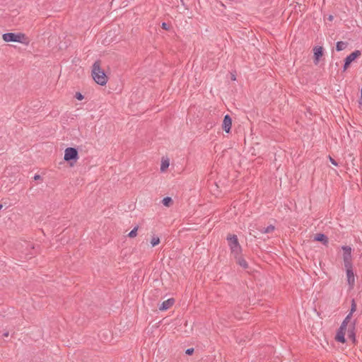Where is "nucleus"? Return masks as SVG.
Instances as JSON below:
<instances>
[{"label": "nucleus", "mask_w": 362, "mask_h": 362, "mask_svg": "<svg viewBox=\"0 0 362 362\" xmlns=\"http://www.w3.org/2000/svg\"><path fill=\"white\" fill-rule=\"evenodd\" d=\"M343 250L344 266L346 272L347 282L349 288L351 289L355 285V276L353 269V258L351 255V247L348 245L341 247Z\"/></svg>", "instance_id": "nucleus-1"}, {"label": "nucleus", "mask_w": 362, "mask_h": 362, "mask_svg": "<svg viewBox=\"0 0 362 362\" xmlns=\"http://www.w3.org/2000/svg\"><path fill=\"white\" fill-rule=\"evenodd\" d=\"M100 66L101 62L100 60H97L94 62L92 69V76L95 83L100 86H104L107 82V76L101 69Z\"/></svg>", "instance_id": "nucleus-2"}, {"label": "nucleus", "mask_w": 362, "mask_h": 362, "mask_svg": "<svg viewBox=\"0 0 362 362\" xmlns=\"http://www.w3.org/2000/svg\"><path fill=\"white\" fill-rule=\"evenodd\" d=\"M227 240L231 254L233 255L241 254L242 247L238 242V239L236 235L228 234L227 235Z\"/></svg>", "instance_id": "nucleus-3"}, {"label": "nucleus", "mask_w": 362, "mask_h": 362, "mask_svg": "<svg viewBox=\"0 0 362 362\" xmlns=\"http://www.w3.org/2000/svg\"><path fill=\"white\" fill-rule=\"evenodd\" d=\"M2 37L5 42H18L21 43H23L24 41L27 39L25 35L21 33H7L4 34Z\"/></svg>", "instance_id": "nucleus-4"}, {"label": "nucleus", "mask_w": 362, "mask_h": 362, "mask_svg": "<svg viewBox=\"0 0 362 362\" xmlns=\"http://www.w3.org/2000/svg\"><path fill=\"white\" fill-rule=\"evenodd\" d=\"M64 158L67 162L71 160H76L78 158V153L77 149L72 147L66 148Z\"/></svg>", "instance_id": "nucleus-5"}, {"label": "nucleus", "mask_w": 362, "mask_h": 362, "mask_svg": "<svg viewBox=\"0 0 362 362\" xmlns=\"http://www.w3.org/2000/svg\"><path fill=\"white\" fill-rule=\"evenodd\" d=\"M361 54V52L360 50H356V51L353 52L351 54H350L349 55H348L344 59V64L343 66V70L346 71L348 69V67L349 66V65L351 64V63L353 61H354L356 58L360 57Z\"/></svg>", "instance_id": "nucleus-6"}, {"label": "nucleus", "mask_w": 362, "mask_h": 362, "mask_svg": "<svg viewBox=\"0 0 362 362\" xmlns=\"http://www.w3.org/2000/svg\"><path fill=\"white\" fill-rule=\"evenodd\" d=\"M346 328L339 327L338 329L336 336H335V340L338 342H341L342 344H344L346 342L345 339V334H346Z\"/></svg>", "instance_id": "nucleus-7"}, {"label": "nucleus", "mask_w": 362, "mask_h": 362, "mask_svg": "<svg viewBox=\"0 0 362 362\" xmlns=\"http://www.w3.org/2000/svg\"><path fill=\"white\" fill-rule=\"evenodd\" d=\"M232 127V119L230 115H226L224 116L222 127L223 129L226 132L229 133Z\"/></svg>", "instance_id": "nucleus-8"}, {"label": "nucleus", "mask_w": 362, "mask_h": 362, "mask_svg": "<svg viewBox=\"0 0 362 362\" xmlns=\"http://www.w3.org/2000/svg\"><path fill=\"white\" fill-rule=\"evenodd\" d=\"M314 51V63L317 64L320 61V58L323 55V47H315Z\"/></svg>", "instance_id": "nucleus-9"}, {"label": "nucleus", "mask_w": 362, "mask_h": 362, "mask_svg": "<svg viewBox=\"0 0 362 362\" xmlns=\"http://www.w3.org/2000/svg\"><path fill=\"white\" fill-rule=\"evenodd\" d=\"M235 259L236 263L241 267L246 269L249 267L247 261L242 257L241 254L233 255Z\"/></svg>", "instance_id": "nucleus-10"}, {"label": "nucleus", "mask_w": 362, "mask_h": 362, "mask_svg": "<svg viewBox=\"0 0 362 362\" xmlns=\"http://www.w3.org/2000/svg\"><path fill=\"white\" fill-rule=\"evenodd\" d=\"M174 303L175 299L173 298H169L161 303V305L159 307V310L162 311L167 310L168 309L171 308Z\"/></svg>", "instance_id": "nucleus-11"}, {"label": "nucleus", "mask_w": 362, "mask_h": 362, "mask_svg": "<svg viewBox=\"0 0 362 362\" xmlns=\"http://www.w3.org/2000/svg\"><path fill=\"white\" fill-rule=\"evenodd\" d=\"M314 240L321 242L324 245H327L329 243L327 236L323 233L315 234Z\"/></svg>", "instance_id": "nucleus-12"}, {"label": "nucleus", "mask_w": 362, "mask_h": 362, "mask_svg": "<svg viewBox=\"0 0 362 362\" xmlns=\"http://www.w3.org/2000/svg\"><path fill=\"white\" fill-rule=\"evenodd\" d=\"M355 328H356V321L354 320L351 323H350L349 325V326L346 327V333H347V336L355 333Z\"/></svg>", "instance_id": "nucleus-13"}, {"label": "nucleus", "mask_w": 362, "mask_h": 362, "mask_svg": "<svg viewBox=\"0 0 362 362\" xmlns=\"http://www.w3.org/2000/svg\"><path fill=\"white\" fill-rule=\"evenodd\" d=\"M347 45H348V43L346 42L339 41L337 42L336 49L338 52L342 51L346 48Z\"/></svg>", "instance_id": "nucleus-14"}, {"label": "nucleus", "mask_w": 362, "mask_h": 362, "mask_svg": "<svg viewBox=\"0 0 362 362\" xmlns=\"http://www.w3.org/2000/svg\"><path fill=\"white\" fill-rule=\"evenodd\" d=\"M351 316H352L351 315L348 314L346 315V317L344 318V320H343L340 327L346 329V327L349 326V325L352 322H351Z\"/></svg>", "instance_id": "nucleus-15"}, {"label": "nucleus", "mask_w": 362, "mask_h": 362, "mask_svg": "<svg viewBox=\"0 0 362 362\" xmlns=\"http://www.w3.org/2000/svg\"><path fill=\"white\" fill-rule=\"evenodd\" d=\"M275 227L273 225H269V226L266 228H262L261 229H259V230L262 233H269L274 230Z\"/></svg>", "instance_id": "nucleus-16"}, {"label": "nucleus", "mask_w": 362, "mask_h": 362, "mask_svg": "<svg viewBox=\"0 0 362 362\" xmlns=\"http://www.w3.org/2000/svg\"><path fill=\"white\" fill-rule=\"evenodd\" d=\"M169 160L168 159L166 160H162L161 165H160V170L162 172H164L166 170V169L169 167Z\"/></svg>", "instance_id": "nucleus-17"}, {"label": "nucleus", "mask_w": 362, "mask_h": 362, "mask_svg": "<svg viewBox=\"0 0 362 362\" xmlns=\"http://www.w3.org/2000/svg\"><path fill=\"white\" fill-rule=\"evenodd\" d=\"M162 203L165 206H170L173 204V199L171 197H166L162 199Z\"/></svg>", "instance_id": "nucleus-18"}, {"label": "nucleus", "mask_w": 362, "mask_h": 362, "mask_svg": "<svg viewBox=\"0 0 362 362\" xmlns=\"http://www.w3.org/2000/svg\"><path fill=\"white\" fill-rule=\"evenodd\" d=\"M159 243H160V238L158 237L153 236L151 238V244L152 247H155V246L158 245Z\"/></svg>", "instance_id": "nucleus-19"}, {"label": "nucleus", "mask_w": 362, "mask_h": 362, "mask_svg": "<svg viewBox=\"0 0 362 362\" xmlns=\"http://www.w3.org/2000/svg\"><path fill=\"white\" fill-rule=\"evenodd\" d=\"M356 310V303L354 299L351 300V310L349 314L353 315V313Z\"/></svg>", "instance_id": "nucleus-20"}, {"label": "nucleus", "mask_w": 362, "mask_h": 362, "mask_svg": "<svg viewBox=\"0 0 362 362\" xmlns=\"http://www.w3.org/2000/svg\"><path fill=\"white\" fill-rule=\"evenodd\" d=\"M138 226L134 228L128 234L129 238H134L137 235Z\"/></svg>", "instance_id": "nucleus-21"}, {"label": "nucleus", "mask_w": 362, "mask_h": 362, "mask_svg": "<svg viewBox=\"0 0 362 362\" xmlns=\"http://www.w3.org/2000/svg\"><path fill=\"white\" fill-rule=\"evenodd\" d=\"M348 338L352 341L353 344H355L356 343V333L349 335Z\"/></svg>", "instance_id": "nucleus-22"}, {"label": "nucleus", "mask_w": 362, "mask_h": 362, "mask_svg": "<svg viewBox=\"0 0 362 362\" xmlns=\"http://www.w3.org/2000/svg\"><path fill=\"white\" fill-rule=\"evenodd\" d=\"M161 28L163 30H169L170 28V25L169 24H168L167 23L163 22V23H162Z\"/></svg>", "instance_id": "nucleus-23"}, {"label": "nucleus", "mask_w": 362, "mask_h": 362, "mask_svg": "<svg viewBox=\"0 0 362 362\" xmlns=\"http://www.w3.org/2000/svg\"><path fill=\"white\" fill-rule=\"evenodd\" d=\"M75 98L78 100H82L84 98V96L79 92L76 93Z\"/></svg>", "instance_id": "nucleus-24"}, {"label": "nucleus", "mask_w": 362, "mask_h": 362, "mask_svg": "<svg viewBox=\"0 0 362 362\" xmlns=\"http://www.w3.org/2000/svg\"><path fill=\"white\" fill-rule=\"evenodd\" d=\"M194 353V349L193 348H190V349H187L186 351H185V354L188 356H190V355H192Z\"/></svg>", "instance_id": "nucleus-25"}, {"label": "nucleus", "mask_w": 362, "mask_h": 362, "mask_svg": "<svg viewBox=\"0 0 362 362\" xmlns=\"http://www.w3.org/2000/svg\"><path fill=\"white\" fill-rule=\"evenodd\" d=\"M329 160L332 163V164H333L335 166L338 165V163L334 158H332L331 156H329Z\"/></svg>", "instance_id": "nucleus-26"}, {"label": "nucleus", "mask_w": 362, "mask_h": 362, "mask_svg": "<svg viewBox=\"0 0 362 362\" xmlns=\"http://www.w3.org/2000/svg\"><path fill=\"white\" fill-rule=\"evenodd\" d=\"M40 175H35V177H34V179H35V180H38V179H40Z\"/></svg>", "instance_id": "nucleus-27"}, {"label": "nucleus", "mask_w": 362, "mask_h": 362, "mask_svg": "<svg viewBox=\"0 0 362 362\" xmlns=\"http://www.w3.org/2000/svg\"><path fill=\"white\" fill-rule=\"evenodd\" d=\"M3 336H4V337H8V332H5V333L3 334Z\"/></svg>", "instance_id": "nucleus-28"}, {"label": "nucleus", "mask_w": 362, "mask_h": 362, "mask_svg": "<svg viewBox=\"0 0 362 362\" xmlns=\"http://www.w3.org/2000/svg\"><path fill=\"white\" fill-rule=\"evenodd\" d=\"M232 80H235V76H232Z\"/></svg>", "instance_id": "nucleus-29"}, {"label": "nucleus", "mask_w": 362, "mask_h": 362, "mask_svg": "<svg viewBox=\"0 0 362 362\" xmlns=\"http://www.w3.org/2000/svg\"><path fill=\"white\" fill-rule=\"evenodd\" d=\"M361 99L362 100V88H361Z\"/></svg>", "instance_id": "nucleus-30"}, {"label": "nucleus", "mask_w": 362, "mask_h": 362, "mask_svg": "<svg viewBox=\"0 0 362 362\" xmlns=\"http://www.w3.org/2000/svg\"><path fill=\"white\" fill-rule=\"evenodd\" d=\"M3 206L0 204V210L2 209Z\"/></svg>", "instance_id": "nucleus-31"}, {"label": "nucleus", "mask_w": 362, "mask_h": 362, "mask_svg": "<svg viewBox=\"0 0 362 362\" xmlns=\"http://www.w3.org/2000/svg\"><path fill=\"white\" fill-rule=\"evenodd\" d=\"M329 19H330V20H332V16H329Z\"/></svg>", "instance_id": "nucleus-32"}]
</instances>
